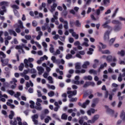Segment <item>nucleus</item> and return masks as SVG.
<instances>
[{"mask_svg": "<svg viewBox=\"0 0 125 125\" xmlns=\"http://www.w3.org/2000/svg\"><path fill=\"white\" fill-rule=\"evenodd\" d=\"M67 94H68V98L70 99H69L70 102H76L78 100V98H72L73 96L77 95V90H74V91H68L67 92Z\"/></svg>", "mask_w": 125, "mask_h": 125, "instance_id": "f257e3e1", "label": "nucleus"}, {"mask_svg": "<svg viewBox=\"0 0 125 125\" xmlns=\"http://www.w3.org/2000/svg\"><path fill=\"white\" fill-rule=\"evenodd\" d=\"M5 57H6V55H5V54H4L3 52L0 51V59L2 63V65L3 67H4V66L8 65V62H9L8 59H5L4 60H3V59H4Z\"/></svg>", "mask_w": 125, "mask_h": 125, "instance_id": "f03ea898", "label": "nucleus"}, {"mask_svg": "<svg viewBox=\"0 0 125 125\" xmlns=\"http://www.w3.org/2000/svg\"><path fill=\"white\" fill-rule=\"evenodd\" d=\"M0 5L1 6V9H2L1 10L0 9V14L4 15V13L6 12V7L9 5V3L7 1H2L0 2Z\"/></svg>", "mask_w": 125, "mask_h": 125, "instance_id": "7ed1b4c3", "label": "nucleus"}, {"mask_svg": "<svg viewBox=\"0 0 125 125\" xmlns=\"http://www.w3.org/2000/svg\"><path fill=\"white\" fill-rule=\"evenodd\" d=\"M53 63H55L56 64H62V65H64L65 64V61L64 60L62 59L61 60L60 59H56V57L55 56H52L51 58Z\"/></svg>", "mask_w": 125, "mask_h": 125, "instance_id": "20e7f679", "label": "nucleus"}, {"mask_svg": "<svg viewBox=\"0 0 125 125\" xmlns=\"http://www.w3.org/2000/svg\"><path fill=\"white\" fill-rule=\"evenodd\" d=\"M42 100L40 98H38L37 99V102L36 103L35 109L37 110V111H42Z\"/></svg>", "mask_w": 125, "mask_h": 125, "instance_id": "39448f33", "label": "nucleus"}, {"mask_svg": "<svg viewBox=\"0 0 125 125\" xmlns=\"http://www.w3.org/2000/svg\"><path fill=\"white\" fill-rule=\"evenodd\" d=\"M18 23L19 25H18V27L15 29V31L17 33H18V34H19V33H21V29H20V28L23 29L24 26H23V22H22L21 20L18 21Z\"/></svg>", "mask_w": 125, "mask_h": 125, "instance_id": "423d86ee", "label": "nucleus"}, {"mask_svg": "<svg viewBox=\"0 0 125 125\" xmlns=\"http://www.w3.org/2000/svg\"><path fill=\"white\" fill-rule=\"evenodd\" d=\"M36 32H38V35L36 37V40H37V41H40L41 37H42L43 33L41 31V27L40 26L36 27Z\"/></svg>", "mask_w": 125, "mask_h": 125, "instance_id": "0eeeda50", "label": "nucleus"}, {"mask_svg": "<svg viewBox=\"0 0 125 125\" xmlns=\"http://www.w3.org/2000/svg\"><path fill=\"white\" fill-rule=\"evenodd\" d=\"M16 83H17V80H16V79L15 78H13L12 79V81L10 82V83L11 84L14 83V85H12L11 86V88L12 89H15V88H16V86H17V84H16Z\"/></svg>", "mask_w": 125, "mask_h": 125, "instance_id": "6e6552de", "label": "nucleus"}, {"mask_svg": "<svg viewBox=\"0 0 125 125\" xmlns=\"http://www.w3.org/2000/svg\"><path fill=\"white\" fill-rule=\"evenodd\" d=\"M110 23H111L110 20L106 21L105 23L102 25V26L104 29H108L109 30H111L112 27L108 25V24H110Z\"/></svg>", "mask_w": 125, "mask_h": 125, "instance_id": "1a4fd4ad", "label": "nucleus"}, {"mask_svg": "<svg viewBox=\"0 0 125 125\" xmlns=\"http://www.w3.org/2000/svg\"><path fill=\"white\" fill-rule=\"evenodd\" d=\"M32 119V122H33L34 125H38L39 124V121L38 119H39V115L38 114H34L31 117Z\"/></svg>", "mask_w": 125, "mask_h": 125, "instance_id": "9d476101", "label": "nucleus"}, {"mask_svg": "<svg viewBox=\"0 0 125 125\" xmlns=\"http://www.w3.org/2000/svg\"><path fill=\"white\" fill-rule=\"evenodd\" d=\"M69 32L71 34L72 36L75 39V40H78L79 39V34H77L75 31H74L73 29H70Z\"/></svg>", "mask_w": 125, "mask_h": 125, "instance_id": "9b49d317", "label": "nucleus"}, {"mask_svg": "<svg viewBox=\"0 0 125 125\" xmlns=\"http://www.w3.org/2000/svg\"><path fill=\"white\" fill-rule=\"evenodd\" d=\"M99 119V115H95L92 119L91 120H88V123L90 124H93L95 123L96 121H97Z\"/></svg>", "mask_w": 125, "mask_h": 125, "instance_id": "f8f14e48", "label": "nucleus"}, {"mask_svg": "<svg viewBox=\"0 0 125 125\" xmlns=\"http://www.w3.org/2000/svg\"><path fill=\"white\" fill-rule=\"evenodd\" d=\"M104 8L103 6H100L98 9L96 11V13L98 16H99L100 15V13L102 12L104 10Z\"/></svg>", "mask_w": 125, "mask_h": 125, "instance_id": "ddd939ff", "label": "nucleus"}, {"mask_svg": "<svg viewBox=\"0 0 125 125\" xmlns=\"http://www.w3.org/2000/svg\"><path fill=\"white\" fill-rule=\"evenodd\" d=\"M84 42H83L82 44V46H85L86 47H88L89 46V44H88V42H89V40L86 38H84Z\"/></svg>", "mask_w": 125, "mask_h": 125, "instance_id": "4468645a", "label": "nucleus"}, {"mask_svg": "<svg viewBox=\"0 0 125 125\" xmlns=\"http://www.w3.org/2000/svg\"><path fill=\"white\" fill-rule=\"evenodd\" d=\"M72 83H74V84H77V85H79L80 84H83V83H84V81H75V80H73L72 81Z\"/></svg>", "mask_w": 125, "mask_h": 125, "instance_id": "2eb2a0df", "label": "nucleus"}, {"mask_svg": "<svg viewBox=\"0 0 125 125\" xmlns=\"http://www.w3.org/2000/svg\"><path fill=\"white\" fill-rule=\"evenodd\" d=\"M109 35H110V31L107 30L104 34V41H109V39L110 37H109Z\"/></svg>", "mask_w": 125, "mask_h": 125, "instance_id": "dca6fc26", "label": "nucleus"}, {"mask_svg": "<svg viewBox=\"0 0 125 125\" xmlns=\"http://www.w3.org/2000/svg\"><path fill=\"white\" fill-rule=\"evenodd\" d=\"M79 9H80V8L78 7H74V10L73 9L70 10V13H71V14H73V15H75V14H76V12H78Z\"/></svg>", "mask_w": 125, "mask_h": 125, "instance_id": "f3484780", "label": "nucleus"}, {"mask_svg": "<svg viewBox=\"0 0 125 125\" xmlns=\"http://www.w3.org/2000/svg\"><path fill=\"white\" fill-rule=\"evenodd\" d=\"M37 69L39 71V75H42V73L44 72V69L42 66H38Z\"/></svg>", "mask_w": 125, "mask_h": 125, "instance_id": "a211bd4d", "label": "nucleus"}, {"mask_svg": "<svg viewBox=\"0 0 125 125\" xmlns=\"http://www.w3.org/2000/svg\"><path fill=\"white\" fill-rule=\"evenodd\" d=\"M34 14L35 16H37L39 14V16L36 17L37 18H42V17H43V15L42 14V13H40L39 14V12H38V11H35L34 12Z\"/></svg>", "mask_w": 125, "mask_h": 125, "instance_id": "6ab92c4d", "label": "nucleus"}, {"mask_svg": "<svg viewBox=\"0 0 125 125\" xmlns=\"http://www.w3.org/2000/svg\"><path fill=\"white\" fill-rule=\"evenodd\" d=\"M90 103V101L89 100H87L85 102L83 103V104H82V108H83L85 109V108H86V106L88 105Z\"/></svg>", "mask_w": 125, "mask_h": 125, "instance_id": "aec40b11", "label": "nucleus"}, {"mask_svg": "<svg viewBox=\"0 0 125 125\" xmlns=\"http://www.w3.org/2000/svg\"><path fill=\"white\" fill-rule=\"evenodd\" d=\"M90 64L89 62H85L82 65V68L83 69H87V66H89Z\"/></svg>", "mask_w": 125, "mask_h": 125, "instance_id": "412c9836", "label": "nucleus"}, {"mask_svg": "<svg viewBox=\"0 0 125 125\" xmlns=\"http://www.w3.org/2000/svg\"><path fill=\"white\" fill-rule=\"evenodd\" d=\"M57 7V4L54 3L53 4V5L51 6V9L50 10V11L52 13L53 11H55V8Z\"/></svg>", "mask_w": 125, "mask_h": 125, "instance_id": "4be33fe9", "label": "nucleus"}, {"mask_svg": "<svg viewBox=\"0 0 125 125\" xmlns=\"http://www.w3.org/2000/svg\"><path fill=\"white\" fill-rule=\"evenodd\" d=\"M8 32H9L10 35H13V36L14 37H17V33H16L15 31H14V30H13L12 29H9L8 30Z\"/></svg>", "mask_w": 125, "mask_h": 125, "instance_id": "5701e85b", "label": "nucleus"}, {"mask_svg": "<svg viewBox=\"0 0 125 125\" xmlns=\"http://www.w3.org/2000/svg\"><path fill=\"white\" fill-rule=\"evenodd\" d=\"M52 117L55 119V120H56L57 121H59V122H61V120L60 118H59V116L55 113L52 114Z\"/></svg>", "mask_w": 125, "mask_h": 125, "instance_id": "b1692460", "label": "nucleus"}, {"mask_svg": "<svg viewBox=\"0 0 125 125\" xmlns=\"http://www.w3.org/2000/svg\"><path fill=\"white\" fill-rule=\"evenodd\" d=\"M62 98H64L62 99L63 102H67V94L66 93H64L62 95Z\"/></svg>", "mask_w": 125, "mask_h": 125, "instance_id": "393cba45", "label": "nucleus"}, {"mask_svg": "<svg viewBox=\"0 0 125 125\" xmlns=\"http://www.w3.org/2000/svg\"><path fill=\"white\" fill-rule=\"evenodd\" d=\"M93 103L91 105V107L94 108L96 106L97 103H98V99H95L93 100Z\"/></svg>", "mask_w": 125, "mask_h": 125, "instance_id": "a878e982", "label": "nucleus"}, {"mask_svg": "<svg viewBox=\"0 0 125 125\" xmlns=\"http://www.w3.org/2000/svg\"><path fill=\"white\" fill-rule=\"evenodd\" d=\"M122 30V26L117 25L114 27V31L115 32H118V31H121Z\"/></svg>", "mask_w": 125, "mask_h": 125, "instance_id": "bb28decb", "label": "nucleus"}, {"mask_svg": "<svg viewBox=\"0 0 125 125\" xmlns=\"http://www.w3.org/2000/svg\"><path fill=\"white\" fill-rule=\"evenodd\" d=\"M29 103L31 104L30 105V107L31 109H36V106H35V102L34 101H30Z\"/></svg>", "mask_w": 125, "mask_h": 125, "instance_id": "cd10ccee", "label": "nucleus"}, {"mask_svg": "<svg viewBox=\"0 0 125 125\" xmlns=\"http://www.w3.org/2000/svg\"><path fill=\"white\" fill-rule=\"evenodd\" d=\"M118 11H119V8H117L114 11L113 14L111 16V18H115L116 16L117 15V13H118Z\"/></svg>", "mask_w": 125, "mask_h": 125, "instance_id": "c85d7f7f", "label": "nucleus"}, {"mask_svg": "<svg viewBox=\"0 0 125 125\" xmlns=\"http://www.w3.org/2000/svg\"><path fill=\"white\" fill-rule=\"evenodd\" d=\"M83 79L85 80V81L87 80L88 81H92V77L90 75H88V76H84L83 77Z\"/></svg>", "mask_w": 125, "mask_h": 125, "instance_id": "c756f323", "label": "nucleus"}, {"mask_svg": "<svg viewBox=\"0 0 125 125\" xmlns=\"http://www.w3.org/2000/svg\"><path fill=\"white\" fill-rule=\"evenodd\" d=\"M112 24H115V25H121L122 22L118 20H113L112 21Z\"/></svg>", "mask_w": 125, "mask_h": 125, "instance_id": "7c9ffc66", "label": "nucleus"}, {"mask_svg": "<svg viewBox=\"0 0 125 125\" xmlns=\"http://www.w3.org/2000/svg\"><path fill=\"white\" fill-rule=\"evenodd\" d=\"M49 51L51 53H54V46L52 44H50Z\"/></svg>", "mask_w": 125, "mask_h": 125, "instance_id": "2f4dec72", "label": "nucleus"}, {"mask_svg": "<svg viewBox=\"0 0 125 125\" xmlns=\"http://www.w3.org/2000/svg\"><path fill=\"white\" fill-rule=\"evenodd\" d=\"M117 54H118V55H120V56H122V57H124V56L125 55V52L124 51V50H122L121 51H119L117 53Z\"/></svg>", "mask_w": 125, "mask_h": 125, "instance_id": "473e14b6", "label": "nucleus"}, {"mask_svg": "<svg viewBox=\"0 0 125 125\" xmlns=\"http://www.w3.org/2000/svg\"><path fill=\"white\" fill-rule=\"evenodd\" d=\"M29 61L27 59H25L24 60V63L25 64V68H29Z\"/></svg>", "mask_w": 125, "mask_h": 125, "instance_id": "72a5a7b5", "label": "nucleus"}, {"mask_svg": "<svg viewBox=\"0 0 125 125\" xmlns=\"http://www.w3.org/2000/svg\"><path fill=\"white\" fill-rule=\"evenodd\" d=\"M105 108L107 109L106 111L108 113H109V114H114V110L111 109L110 108H108V106L105 105Z\"/></svg>", "mask_w": 125, "mask_h": 125, "instance_id": "f704fd0d", "label": "nucleus"}, {"mask_svg": "<svg viewBox=\"0 0 125 125\" xmlns=\"http://www.w3.org/2000/svg\"><path fill=\"white\" fill-rule=\"evenodd\" d=\"M49 121H51V117L47 116V118L44 119V122L45 124H48L49 123Z\"/></svg>", "mask_w": 125, "mask_h": 125, "instance_id": "c9c22d12", "label": "nucleus"}, {"mask_svg": "<svg viewBox=\"0 0 125 125\" xmlns=\"http://www.w3.org/2000/svg\"><path fill=\"white\" fill-rule=\"evenodd\" d=\"M103 2L105 6H108L110 3V0H103Z\"/></svg>", "mask_w": 125, "mask_h": 125, "instance_id": "e433bc0d", "label": "nucleus"}, {"mask_svg": "<svg viewBox=\"0 0 125 125\" xmlns=\"http://www.w3.org/2000/svg\"><path fill=\"white\" fill-rule=\"evenodd\" d=\"M48 95L49 97H53L55 95V93L53 91H50L48 93Z\"/></svg>", "mask_w": 125, "mask_h": 125, "instance_id": "4c0bfd02", "label": "nucleus"}, {"mask_svg": "<svg viewBox=\"0 0 125 125\" xmlns=\"http://www.w3.org/2000/svg\"><path fill=\"white\" fill-rule=\"evenodd\" d=\"M73 58V56L71 54H68L65 56V59L67 60H69V59H72Z\"/></svg>", "mask_w": 125, "mask_h": 125, "instance_id": "58836bf2", "label": "nucleus"}, {"mask_svg": "<svg viewBox=\"0 0 125 125\" xmlns=\"http://www.w3.org/2000/svg\"><path fill=\"white\" fill-rule=\"evenodd\" d=\"M120 117L123 121H125V112L124 111H122L121 115Z\"/></svg>", "mask_w": 125, "mask_h": 125, "instance_id": "ea45409f", "label": "nucleus"}, {"mask_svg": "<svg viewBox=\"0 0 125 125\" xmlns=\"http://www.w3.org/2000/svg\"><path fill=\"white\" fill-rule=\"evenodd\" d=\"M63 24H64L63 25V28H64L65 30H67V29L69 28V26L68 25V21H65Z\"/></svg>", "mask_w": 125, "mask_h": 125, "instance_id": "a19ab883", "label": "nucleus"}, {"mask_svg": "<svg viewBox=\"0 0 125 125\" xmlns=\"http://www.w3.org/2000/svg\"><path fill=\"white\" fill-rule=\"evenodd\" d=\"M47 80L49 81V83H53V79L52 78V77L49 76L47 78Z\"/></svg>", "mask_w": 125, "mask_h": 125, "instance_id": "79ce46f5", "label": "nucleus"}, {"mask_svg": "<svg viewBox=\"0 0 125 125\" xmlns=\"http://www.w3.org/2000/svg\"><path fill=\"white\" fill-rule=\"evenodd\" d=\"M89 74H93V75H97V71L96 70H94V69H90L89 71Z\"/></svg>", "mask_w": 125, "mask_h": 125, "instance_id": "37998d69", "label": "nucleus"}, {"mask_svg": "<svg viewBox=\"0 0 125 125\" xmlns=\"http://www.w3.org/2000/svg\"><path fill=\"white\" fill-rule=\"evenodd\" d=\"M14 115H15V114L14 113V111H11V113L9 115V119H10V120H12L13 119V116H14Z\"/></svg>", "mask_w": 125, "mask_h": 125, "instance_id": "c03bdc74", "label": "nucleus"}, {"mask_svg": "<svg viewBox=\"0 0 125 125\" xmlns=\"http://www.w3.org/2000/svg\"><path fill=\"white\" fill-rule=\"evenodd\" d=\"M47 86L49 89H52L53 90H54V89H55V86L53 85H50L49 84H47Z\"/></svg>", "mask_w": 125, "mask_h": 125, "instance_id": "a18cd8bd", "label": "nucleus"}, {"mask_svg": "<svg viewBox=\"0 0 125 125\" xmlns=\"http://www.w3.org/2000/svg\"><path fill=\"white\" fill-rule=\"evenodd\" d=\"M68 119V115L66 113H63L62 115V120H67Z\"/></svg>", "mask_w": 125, "mask_h": 125, "instance_id": "49530a36", "label": "nucleus"}, {"mask_svg": "<svg viewBox=\"0 0 125 125\" xmlns=\"http://www.w3.org/2000/svg\"><path fill=\"white\" fill-rule=\"evenodd\" d=\"M94 51V49L91 48H89V51L87 52V54H89L90 55H91L92 54L93 52Z\"/></svg>", "mask_w": 125, "mask_h": 125, "instance_id": "de8ad7c7", "label": "nucleus"}, {"mask_svg": "<svg viewBox=\"0 0 125 125\" xmlns=\"http://www.w3.org/2000/svg\"><path fill=\"white\" fill-rule=\"evenodd\" d=\"M58 19V17L56 16L55 15H53V18L51 19L52 23H54L55 22V20H57Z\"/></svg>", "mask_w": 125, "mask_h": 125, "instance_id": "09e8293b", "label": "nucleus"}, {"mask_svg": "<svg viewBox=\"0 0 125 125\" xmlns=\"http://www.w3.org/2000/svg\"><path fill=\"white\" fill-rule=\"evenodd\" d=\"M75 26H76V27H81L82 23H81V22H80V21L77 20L75 21Z\"/></svg>", "mask_w": 125, "mask_h": 125, "instance_id": "8fccbe9b", "label": "nucleus"}, {"mask_svg": "<svg viewBox=\"0 0 125 125\" xmlns=\"http://www.w3.org/2000/svg\"><path fill=\"white\" fill-rule=\"evenodd\" d=\"M75 69L76 70H80L81 69V63L77 62L75 64Z\"/></svg>", "mask_w": 125, "mask_h": 125, "instance_id": "3c124183", "label": "nucleus"}, {"mask_svg": "<svg viewBox=\"0 0 125 125\" xmlns=\"http://www.w3.org/2000/svg\"><path fill=\"white\" fill-rule=\"evenodd\" d=\"M23 68H24V63H21L20 66H19V71H23Z\"/></svg>", "mask_w": 125, "mask_h": 125, "instance_id": "603ef678", "label": "nucleus"}, {"mask_svg": "<svg viewBox=\"0 0 125 125\" xmlns=\"http://www.w3.org/2000/svg\"><path fill=\"white\" fill-rule=\"evenodd\" d=\"M104 67H107V63L104 62L103 64H101L99 70H102Z\"/></svg>", "mask_w": 125, "mask_h": 125, "instance_id": "864d4df0", "label": "nucleus"}, {"mask_svg": "<svg viewBox=\"0 0 125 125\" xmlns=\"http://www.w3.org/2000/svg\"><path fill=\"white\" fill-rule=\"evenodd\" d=\"M49 75V73L47 72H45L43 74V77L44 79H47L48 78V76Z\"/></svg>", "mask_w": 125, "mask_h": 125, "instance_id": "5fc2aeb1", "label": "nucleus"}, {"mask_svg": "<svg viewBox=\"0 0 125 125\" xmlns=\"http://www.w3.org/2000/svg\"><path fill=\"white\" fill-rule=\"evenodd\" d=\"M11 7L12 8H13L14 10V9H16V10L17 9H19V6L16 4L12 5Z\"/></svg>", "mask_w": 125, "mask_h": 125, "instance_id": "6e6d98bb", "label": "nucleus"}, {"mask_svg": "<svg viewBox=\"0 0 125 125\" xmlns=\"http://www.w3.org/2000/svg\"><path fill=\"white\" fill-rule=\"evenodd\" d=\"M112 59L113 57H112V56L111 55H109L106 57V61H107V62H111Z\"/></svg>", "mask_w": 125, "mask_h": 125, "instance_id": "4d7b16f0", "label": "nucleus"}, {"mask_svg": "<svg viewBox=\"0 0 125 125\" xmlns=\"http://www.w3.org/2000/svg\"><path fill=\"white\" fill-rule=\"evenodd\" d=\"M91 18L92 20H94V21H97L99 20V17L96 18L93 15H91Z\"/></svg>", "mask_w": 125, "mask_h": 125, "instance_id": "13d9d810", "label": "nucleus"}, {"mask_svg": "<svg viewBox=\"0 0 125 125\" xmlns=\"http://www.w3.org/2000/svg\"><path fill=\"white\" fill-rule=\"evenodd\" d=\"M17 120L19 122L18 123L19 125H22V119H21V118L17 117Z\"/></svg>", "mask_w": 125, "mask_h": 125, "instance_id": "bf43d9fd", "label": "nucleus"}, {"mask_svg": "<svg viewBox=\"0 0 125 125\" xmlns=\"http://www.w3.org/2000/svg\"><path fill=\"white\" fill-rule=\"evenodd\" d=\"M29 73L31 74H36V73H37V70L35 68H32L29 69Z\"/></svg>", "mask_w": 125, "mask_h": 125, "instance_id": "052dcab7", "label": "nucleus"}, {"mask_svg": "<svg viewBox=\"0 0 125 125\" xmlns=\"http://www.w3.org/2000/svg\"><path fill=\"white\" fill-rule=\"evenodd\" d=\"M14 13L17 17H20L19 13L18 12V11L17 10L14 9L13 10Z\"/></svg>", "mask_w": 125, "mask_h": 125, "instance_id": "680f3d73", "label": "nucleus"}, {"mask_svg": "<svg viewBox=\"0 0 125 125\" xmlns=\"http://www.w3.org/2000/svg\"><path fill=\"white\" fill-rule=\"evenodd\" d=\"M7 92L11 95L12 96L14 95V92L12 90H7Z\"/></svg>", "mask_w": 125, "mask_h": 125, "instance_id": "e2e57ef3", "label": "nucleus"}, {"mask_svg": "<svg viewBox=\"0 0 125 125\" xmlns=\"http://www.w3.org/2000/svg\"><path fill=\"white\" fill-rule=\"evenodd\" d=\"M69 24L70 25V27L72 28L74 27V25L75 24V22L74 21V20L70 21Z\"/></svg>", "mask_w": 125, "mask_h": 125, "instance_id": "0e129e2a", "label": "nucleus"}, {"mask_svg": "<svg viewBox=\"0 0 125 125\" xmlns=\"http://www.w3.org/2000/svg\"><path fill=\"white\" fill-rule=\"evenodd\" d=\"M61 51H60V50L57 49L56 52L53 53V55H55V56L58 55L59 54H61Z\"/></svg>", "mask_w": 125, "mask_h": 125, "instance_id": "69168bd1", "label": "nucleus"}, {"mask_svg": "<svg viewBox=\"0 0 125 125\" xmlns=\"http://www.w3.org/2000/svg\"><path fill=\"white\" fill-rule=\"evenodd\" d=\"M24 38L27 41H30V40H32V36H31V35H25Z\"/></svg>", "mask_w": 125, "mask_h": 125, "instance_id": "338daca9", "label": "nucleus"}, {"mask_svg": "<svg viewBox=\"0 0 125 125\" xmlns=\"http://www.w3.org/2000/svg\"><path fill=\"white\" fill-rule=\"evenodd\" d=\"M11 125H17V121L15 120L14 122L12 120H11L10 122Z\"/></svg>", "mask_w": 125, "mask_h": 125, "instance_id": "774afa93", "label": "nucleus"}]
</instances>
